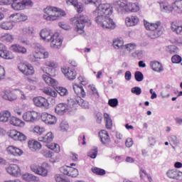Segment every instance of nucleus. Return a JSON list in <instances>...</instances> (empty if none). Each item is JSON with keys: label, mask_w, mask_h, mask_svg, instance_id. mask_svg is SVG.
Instances as JSON below:
<instances>
[{"label": "nucleus", "mask_w": 182, "mask_h": 182, "mask_svg": "<svg viewBox=\"0 0 182 182\" xmlns=\"http://www.w3.org/2000/svg\"><path fill=\"white\" fill-rule=\"evenodd\" d=\"M10 137L14 140H18L19 141H25L27 139L26 135L16 130H13L10 132Z\"/></svg>", "instance_id": "obj_19"}, {"label": "nucleus", "mask_w": 182, "mask_h": 182, "mask_svg": "<svg viewBox=\"0 0 182 182\" xmlns=\"http://www.w3.org/2000/svg\"><path fill=\"white\" fill-rule=\"evenodd\" d=\"M171 60L173 63H181L182 58L181 56L175 55L171 58Z\"/></svg>", "instance_id": "obj_58"}, {"label": "nucleus", "mask_w": 182, "mask_h": 182, "mask_svg": "<svg viewBox=\"0 0 182 182\" xmlns=\"http://www.w3.org/2000/svg\"><path fill=\"white\" fill-rule=\"evenodd\" d=\"M116 9L120 14H124L126 12V4L122 1H117L115 4Z\"/></svg>", "instance_id": "obj_39"}, {"label": "nucleus", "mask_w": 182, "mask_h": 182, "mask_svg": "<svg viewBox=\"0 0 182 182\" xmlns=\"http://www.w3.org/2000/svg\"><path fill=\"white\" fill-rule=\"evenodd\" d=\"M99 136L100 138L101 142L105 145L107 146L110 143V136L109 133L106 130H101L99 132Z\"/></svg>", "instance_id": "obj_21"}, {"label": "nucleus", "mask_w": 182, "mask_h": 182, "mask_svg": "<svg viewBox=\"0 0 182 182\" xmlns=\"http://www.w3.org/2000/svg\"><path fill=\"white\" fill-rule=\"evenodd\" d=\"M1 29H4L5 31H11V29L14 28L15 26V23L11 21H4L0 25Z\"/></svg>", "instance_id": "obj_36"}, {"label": "nucleus", "mask_w": 182, "mask_h": 182, "mask_svg": "<svg viewBox=\"0 0 182 182\" xmlns=\"http://www.w3.org/2000/svg\"><path fill=\"white\" fill-rule=\"evenodd\" d=\"M41 70L46 73V75H43V79L48 86H53L55 87L58 85V81L55 79L49 77V76H55V69L54 68H41Z\"/></svg>", "instance_id": "obj_7"}, {"label": "nucleus", "mask_w": 182, "mask_h": 182, "mask_svg": "<svg viewBox=\"0 0 182 182\" xmlns=\"http://www.w3.org/2000/svg\"><path fill=\"white\" fill-rule=\"evenodd\" d=\"M73 90L75 93L77 95V97H85L86 96V92H85V90H83L82 86H79L78 85H73Z\"/></svg>", "instance_id": "obj_29"}, {"label": "nucleus", "mask_w": 182, "mask_h": 182, "mask_svg": "<svg viewBox=\"0 0 182 182\" xmlns=\"http://www.w3.org/2000/svg\"><path fill=\"white\" fill-rule=\"evenodd\" d=\"M33 46L35 49V51L33 53L35 59H48V58H49V53L45 51V50L42 48L41 44L34 43Z\"/></svg>", "instance_id": "obj_8"}, {"label": "nucleus", "mask_w": 182, "mask_h": 182, "mask_svg": "<svg viewBox=\"0 0 182 182\" xmlns=\"http://www.w3.org/2000/svg\"><path fill=\"white\" fill-rule=\"evenodd\" d=\"M33 103L37 107H44L45 109H48V107H49V102H48V100L43 97H34Z\"/></svg>", "instance_id": "obj_14"}, {"label": "nucleus", "mask_w": 182, "mask_h": 182, "mask_svg": "<svg viewBox=\"0 0 182 182\" xmlns=\"http://www.w3.org/2000/svg\"><path fill=\"white\" fill-rule=\"evenodd\" d=\"M125 80H132V72L127 71L124 75Z\"/></svg>", "instance_id": "obj_64"}, {"label": "nucleus", "mask_w": 182, "mask_h": 182, "mask_svg": "<svg viewBox=\"0 0 182 182\" xmlns=\"http://www.w3.org/2000/svg\"><path fill=\"white\" fill-rule=\"evenodd\" d=\"M9 18L13 23H16V22H19V14H13L10 16Z\"/></svg>", "instance_id": "obj_53"}, {"label": "nucleus", "mask_w": 182, "mask_h": 182, "mask_svg": "<svg viewBox=\"0 0 182 182\" xmlns=\"http://www.w3.org/2000/svg\"><path fill=\"white\" fill-rule=\"evenodd\" d=\"M38 140L43 143H50V141H53V134L52 132H48L45 135V136L38 138Z\"/></svg>", "instance_id": "obj_37"}, {"label": "nucleus", "mask_w": 182, "mask_h": 182, "mask_svg": "<svg viewBox=\"0 0 182 182\" xmlns=\"http://www.w3.org/2000/svg\"><path fill=\"white\" fill-rule=\"evenodd\" d=\"M95 119L97 123L100 124V123H102V119H103V114L100 112H97L95 115Z\"/></svg>", "instance_id": "obj_59"}, {"label": "nucleus", "mask_w": 182, "mask_h": 182, "mask_svg": "<svg viewBox=\"0 0 182 182\" xmlns=\"http://www.w3.org/2000/svg\"><path fill=\"white\" fill-rule=\"evenodd\" d=\"M43 18L46 21H56L60 16H65V11H61L60 9H58L53 6H47L44 9Z\"/></svg>", "instance_id": "obj_4"}, {"label": "nucleus", "mask_w": 182, "mask_h": 182, "mask_svg": "<svg viewBox=\"0 0 182 182\" xmlns=\"http://www.w3.org/2000/svg\"><path fill=\"white\" fill-rule=\"evenodd\" d=\"M46 66L48 67H41V68H48L49 69H55L54 68H58V64L54 61H46L45 63Z\"/></svg>", "instance_id": "obj_50"}, {"label": "nucleus", "mask_w": 182, "mask_h": 182, "mask_svg": "<svg viewBox=\"0 0 182 182\" xmlns=\"http://www.w3.org/2000/svg\"><path fill=\"white\" fill-rule=\"evenodd\" d=\"M62 72L65 75V77L68 79V80H75L76 79V71L72 68H62Z\"/></svg>", "instance_id": "obj_18"}, {"label": "nucleus", "mask_w": 182, "mask_h": 182, "mask_svg": "<svg viewBox=\"0 0 182 182\" xmlns=\"http://www.w3.org/2000/svg\"><path fill=\"white\" fill-rule=\"evenodd\" d=\"M134 77L136 82H143V79H144V75H143L142 72L136 71L134 73Z\"/></svg>", "instance_id": "obj_47"}, {"label": "nucleus", "mask_w": 182, "mask_h": 182, "mask_svg": "<svg viewBox=\"0 0 182 182\" xmlns=\"http://www.w3.org/2000/svg\"><path fill=\"white\" fill-rule=\"evenodd\" d=\"M33 3L31 0H16L11 4V8L15 11H22L26 6H33Z\"/></svg>", "instance_id": "obj_9"}, {"label": "nucleus", "mask_w": 182, "mask_h": 182, "mask_svg": "<svg viewBox=\"0 0 182 182\" xmlns=\"http://www.w3.org/2000/svg\"><path fill=\"white\" fill-rule=\"evenodd\" d=\"M92 173L97 174V176H105L106 174V171L105 169H102L100 168H92Z\"/></svg>", "instance_id": "obj_46"}, {"label": "nucleus", "mask_w": 182, "mask_h": 182, "mask_svg": "<svg viewBox=\"0 0 182 182\" xmlns=\"http://www.w3.org/2000/svg\"><path fill=\"white\" fill-rule=\"evenodd\" d=\"M4 41H6V42H13L14 41V36L11 34H7L4 36Z\"/></svg>", "instance_id": "obj_60"}, {"label": "nucleus", "mask_w": 182, "mask_h": 182, "mask_svg": "<svg viewBox=\"0 0 182 182\" xmlns=\"http://www.w3.org/2000/svg\"><path fill=\"white\" fill-rule=\"evenodd\" d=\"M41 153L43 157H46V159H52L53 157V151L49 150V149H42L41 151Z\"/></svg>", "instance_id": "obj_42"}, {"label": "nucleus", "mask_w": 182, "mask_h": 182, "mask_svg": "<svg viewBox=\"0 0 182 182\" xmlns=\"http://www.w3.org/2000/svg\"><path fill=\"white\" fill-rule=\"evenodd\" d=\"M33 132L34 133H37V134H43V132H45V128H41L39 126H36L33 128Z\"/></svg>", "instance_id": "obj_55"}, {"label": "nucleus", "mask_w": 182, "mask_h": 182, "mask_svg": "<svg viewBox=\"0 0 182 182\" xmlns=\"http://www.w3.org/2000/svg\"><path fill=\"white\" fill-rule=\"evenodd\" d=\"M125 144L127 147H132L133 146V139L132 138L127 139Z\"/></svg>", "instance_id": "obj_63"}, {"label": "nucleus", "mask_w": 182, "mask_h": 182, "mask_svg": "<svg viewBox=\"0 0 182 182\" xmlns=\"http://www.w3.org/2000/svg\"><path fill=\"white\" fill-rule=\"evenodd\" d=\"M169 178L173 180H177L178 181H181L182 180V172L177 169H171L166 173Z\"/></svg>", "instance_id": "obj_15"}, {"label": "nucleus", "mask_w": 182, "mask_h": 182, "mask_svg": "<svg viewBox=\"0 0 182 182\" xmlns=\"http://www.w3.org/2000/svg\"><path fill=\"white\" fill-rule=\"evenodd\" d=\"M22 178L25 180V181H35L36 176L31 173H25L23 175Z\"/></svg>", "instance_id": "obj_44"}, {"label": "nucleus", "mask_w": 182, "mask_h": 182, "mask_svg": "<svg viewBox=\"0 0 182 182\" xmlns=\"http://www.w3.org/2000/svg\"><path fill=\"white\" fill-rule=\"evenodd\" d=\"M46 147L50 149V150H53V151H55V153H59L60 151V146H59V144H46Z\"/></svg>", "instance_id": "obj_43"}, {"label": "nucleus", "mask_w": 182, "mask_h": 182, "mask_svg": "<svg viewBox=\"0 0 182 182\" xmlns=\"http://www.w3.org/2000/svg\"><path fill=\"white\" fill-rule=\"evenodd\" d=\"M125 23L128 26H134L139 23V17L136 16L127 17L125 19Z\"/></svg>", "instance_id": "obj_28"}, {"label": "nucleus", "mask_w": 182, "mask_h": 182, "mask_svg": "<svg viewBox=\"0 0 182 182\" xmlns=\"http://www.w3.org/2000/svg\"><path fill=\"white\" fill-rule=\"evenodd\" d=\"M173 9L176 14H182V0H176L173 3Z\"/></svg>", "instance_id": "obj_35"}, {"label": "nucleus", "mask_w": 182, "mask_h": 182, "mask_svg": "<svg viewBox=\"0 0 182 182\" xmlns=\"http://www.w3.org/2000/svg\"><path fill=\"white\" fill-rule=\"evenodd\" d=\"M40 36L43 41H47L48 42L51 41L50 46L53 49H60L62 46V38L59 37V33L51 35L50 31L43 29L40 33Z\"/></svg>", "instance_id": "obj_3"}, {"label": "nucleus", "mask_w": 182, "mask_h": 182, "mask_svg": "<svg viewBox=\"0 0 182 182\" xmlns=\"http://www.w3.org/2000/svg\"><path fill=\"white\" fill-rule=\"evenodd\" d=\"M6 151L9 154H11V156H14L15 157H19V156L23 154V151H22V149L14 146H9Z\"/></svg>", "instance_id": "obj_20"}, {"label": "nucleus", "mask_w": 182, "mask_h": 182, "mask_svg": "<svg viewBox=\"0 0 182 182\" xmlns=\"http://www.w3.org/2000/svg\"><path fill=\"white\" fill-rule=\"evenodd\" d=\"M0 46L2 48V49L0 50V58H3V59H12L14 58L11 55L9 52L5 49L4 44H0Z\"/></svg>", "instance_id": "obj_34"}, {"label": "nucleus", "mask_w": 182, "mask_h": 182, "mask_svg": "<svg viewBox=\"0 0 182 182\" xmlns=\"http://www.w3.org/2000/svg\"><path fill=\"white\" fill-rule=\"evenodd\" d=\"M144 24L146 31H151L149 33V36L151 39H157V38H160L163 35V31L159 30V26L161 25L160 21H157L156 23H151L144 21Z\"/></svg>", "instance_id": "obj_6"}, {"label": "nucleus", "mask_w": 182, "mask_h": 182, "mask_svg": "<svg viewBox=\"0 0 182 182\" xmlns=\"http://www.w3.org/2000/svg\"><path fill=\"white\" fill-rule=\"evenodd\" d=\"M6 170L10 176L14 177H18L21 174V168L16 164H11Z\"/></svg>", "instance_id": "obj_16"}, {"label": "nucleus", "mask_w": 182, "mask_h": 182, "mask_svg": "<svg viewBox=\"0 0 182 182\" xmlns=\"http://www.w3.org/2000/svg\"><path fill=\"white\" fill-rule=\"evenodd\" d=\"M66 112H69L66 103H60L55 107V113L58 114H65Z\"/></svg>", "instance_id": "obj_26"}, {"label": "nucleus", "mask_w": 182, "mask_h": 182, "mask_svg": "<svg viewBox=\"0 0 182 182\" xmlns=\"http://www.w3.org/2000/svg\"><path fill=\"white\" fill-rule=\"evenodd\" d=\"M141 55H142V53L140 50H136L132 53V56L135 59H139L141 56Z\"/></svg>", "instance_id": "obj_61"}, {"label": "nucleus", "mask_w": 182, "mask_h": 182, "mask_svg": "<svg viewBox=\"0 0 182 182\" xmlns=\"http://www.w3.org/2000/svg\"><path fill=\"white\" fill-rule=\"evenodd\" d=\"M67 108L69 112H72V110H76V106H77V97L75 98H70L68 100L67 102Z\"/></svg>", "instance_id": "obj_24"}, {"label": "nucleus", "mask_w": 182, "mask_h": 182, "mask_svg": "<svg viewBox=\"0 0 182 182\" xmlns=\"http://www.w3.org/2000/svg\"><path fill=\"white\" fill-rule=\"evenodd\" d=\"M171 30L177 35H182V23L178 24L176 22L172 21L171 23Z\"/></svg>", "instance_id": "obj_25"}, {"label": "nucleus", "mask_w": 182, "mask_h": 182, "mask_svg": "<svg viewBox=\"0 0 182 182\" xmlns=\"http://www.w3.org/2000/svg\"><path fill=\"white\" fill-rule=\"evenodd\" d=\"M97 147L95 146L93 147L89 152H88V157H90L91 159H96L97 157Z\"/></svg>", "instance_id": "obj_45"}, {"label": "nucleus", "mask_w": 182, "mask_h": 182, "mask_svg": "<svg viewBox=\"0 0 182 182\" xmlns=\"http://www.w3.org/2000/svg\"><path fill=\"white\" fill-rule=\"evenodd\" d=\"M41 120L46 124H56V117L48 114V113H43L41 115Z\"/></svg>", "instance_id": "obj_17"}, {"label": "nucleus", "mask_w": 182, "mask_h": 182, "mask_svg": "<svg viewBox=\"0 0 182 182\" xmlns=\"http://www.w3.org/2000/svg\"><path fill=\"white\" fill-rule=\"evenodd\" d=\"M70 22L75 27V31L80 33V35L85 33V25H87V26L92 25V21L89 19V17L82 14H78L70 18Z\"/></svg>", "instance_id": "obj_2"}, {"label": "nucleus", "mask_w": 182, "mask_h": 182, "mask_svg": "<svg viewBox=\"0 0 182 182\" xmlns=\"http://www.w3.org/2000/svg\"><path fill=\"white\" fill-rule=\"evenodd\" d=\"M28 147L32 151H39L42 149V144L39 141L35 140L28 141Z\"/></svg>", "instance_id": "obj_23"}, {"label": "nucleus", "mask_w": 182, "mask_h": 182, "mask_svg": "<svg viewBox=\"0 0 182 182\" xmlns=\"http://www.w3.org/2000/svg\"><path fill=\"white\" fill-rule=\"evenodd\" d=\"M11 120V113L8 110L0 112V122L6 123Z\"/></svg>", "instance_id": "obj_32"}, {"label": "nucleus", "mask_w": 182, "mask_h": 182, "mask_svg": "<svg viewBox=\"0 0 182 182\" xmlns=\"http://www.w3.org/2000/svg\"><path fill=\"white\" fill-rule=\"evenodd\" d=\"M54 178L56 182H69V180L64 178L63 176L60 174H55Z\"/></svg>", "instance_id": "obj_52"}, {"label": "nucleus", "mask_w": 182, "mask_h": 182, "mask_svg": "<svg viewBox=\"0 0 182 182\" xmlns=\"http://www.w3.org/2000/svg\"><path fill=\"white\" fill-rule=\"evenodd\" d=\"M92 14L96 16L95 22L104 29H114L116 28V23L109 16L113 14L110 5L107 4H100Z\"/></svg>", "instance_id": "obj_1"}, {"label": "nucleus", "mask_w": 182, "mask_h": 182, "mask_svg": "<svg viewBox=\"0 0 182 182\" xmlns=\"http://www.w3.org/2000/svg\"><path fill=\"white\" fill-rule=\"evenodd\" d=\"M104 117L105 119L106 128L108 129L109 130H110V129H112V127L113 126L112 119L110 118V117L109 116V114H107V113L104 114Z\"/></svg>", "instance_id": "obj_40"}, {"label": "nucleus", "mask_w": 182, "mask_h": 182, "mask_svg": "<svg viewBox=\"0 0 182 182\" xmlns=\"http://www.w3.org/2000/svg\"><path fill=\"white\" fill-rule=\"evenodd\" d=\"M43 92L46 95H48V96H51V97H56L58 93H59L60 96H68V95H69L68 90L62 87L58 88L56 91L53 90L50 88H46Z\"/></svg>", "instance_id": "obj_10"}, {"label": "nucleus", "mask_w": 182, "mask_h": 182, "mask_svg": "<svg viewBox=\"0 0 182 182\" xmlns=\"http://www.w3.org/2000/svg\"><path fill=\"white\" fill-rule=\"evenodd\" d=\"M77 102L82 109H89V102L85 101V100L82 99L80 97H77Z\"/></svg>", "instance_id": "obj_41"}, {"label": "nucleus", "mask_w": 182, "mask_h": 182, "mask_svg": "<svg viewBox=\"0 0 182 182\" xmlns=\"http://www.w3.org/2000/svg\"><path fill=\"white\" fill-rule=\"evenodd\" d=\"M44 166L45 165L38 166L33 164L31 166V170L36 174H38V176L46 177V176H48V169H46Z\"/></svg>", "instance_id": "obj_13"}, {"label": "nucleus", "mask_w": 182, "mask_h": 182, "mask_svg": "<svg viewBox=\"0 0 182 182\" xmlns=\"http://www.w3.org/2000/svg\"><path fill=\"white\" fill-rule=\"evenodd\" d=\"M70 171V166H64L60 168V171L65 176H69V171Z\"/></svg>", "instance_id": "obj_51"}, {"label": "nucleus", "mask_w": 182, "mask_h": 182, "mask_svg": "<svg viewBox=\"0 0 182 182\" xmlns=\"http://www.w3.org/2000/svg\"><path fill=\"white\" fill-rule=\"evenodd\" d=\"M18 70L23 75H26V76L32 75L35 73V70H33V67L31 64L21 63L18 66Z\"/></svg>", "instance_id": "obj_12"}, {"label": "nucleus", "mask_w": 182, "mask_h": 182, "mask_svg": "<svg viewBox=\"0 0 182 182\" xmlns=\"http://www.w3.org/2000/svg\"><path fill=\"white\" fill-rule=\"evenodd\" d=\"M68 5H73L77 9L78 14L83 12V6H81L77 2V0H65Z\"/></svg>", "instance_id": "obj_33"}, {"label": "nucleus", "mask_w": 182, "mask_h": 182, "mask_svg": "<svg viewBox=\"0 0 182 182\" xmlns=\"http://www.w3.org/2000/svg\"><path fill=\"white\" fill-rule=\"evenodd\" d=\"M132 93H134V95H136L137 96L141 95V88L139 87H132L131 90Z\"/></svg>", "instance_id": "obj_57"}, {"label": "nucleus", "mask_w": 182, "mask_h": 182, "mask_svg": "<svg viewBox=\"0 0 182 182\" xmlns=\"http://www.w3.org/2000/svg\"><path fill=\"white\" fill-rule=\"evenodd\" d=\"M160 6L161 12H165L166 14H170V12L174 11V9H173V4L171 6L166 3H161Z\"/></svg>", "instance_id": "obj_38"}, {"label": "nucleus", "mask_w": 182, "mask_h": 182, "mask_svg": "<svg viewBox=\"0 0 182 182\" xmlns=\"http://www.w3.org/2000/svg\"><path fill=\"white\" fill-rule=\"evenodd\" d=\"M113 46L115 49H119L120 54L122 56L127 55V53H130L132 50H134L136 49V43H130L124 45V42L122 39H116L113 41Z\"/></svg>", "instance_id": "obj_5"}, {"label": "nucleus", "mask_w": 182, "mask_h": 182, "mask_svg": "<svg viewBox=\"0 0 182 182\" xmlns=\"http://www.w3.org/2000/svg\"><path fill=\"white\" fill-rule=\"evenodd\" d=\"M139 9H140V7L139 6V4L136 3H132V12H138Z\"/></svg>", "instance_id": "obj_62"}, {"label": "nucleus", "mask_w": 182, "mask_h": 182, "mask_svg": "<svg viewBox=\"0 0 182 182\" xmlns=\"http://www.w3.org/2000/svg\"><path fill=\"white\" fill-rule=\"evenodd\" d=\"M150 66L154 72H158L159 73L164 70L163 65L159 61H151L150 63Z\"/></svg>", "instance_id": "obj_30"}, {"label": "nucleus", "mask_w": 182, "mask_h": 182, "mask_svg": "<svg viewBox=\"0 0 182 182\" xmlns=\"http://www.w3.org/2000/svg\"><path fill=\"white\" fill-rule=\"evenodd\" d=\"M10 124H13V126H17L18 127H23L25 126V122H23L21 119L16 118L15 117H11Z\"/></svg>", "instance_id": "obj_31"}, {"label": "nucleus", "mask_w": 182, "mask_h": 182, "mask_svg": "<svg viewBox=\"0 0 182 182\" xmlns=\"http://www.w3.org/2000/svg\"><path fill=\"white\" fill-rule=\"evenodd\" d=\"M10 49L13 52H15V53H21L22 55H25V54H26V52H28V50H26V48H25L19 44L12 45L10 47Z\"/></svg>", "instance_id": "obj_22"}, {"label": "nucleus", "mask_w": 182, "mask_h": 182, "mask_svg": "<svg viewBox=\"0 0 182 182\" xmlns=\"http://www.w3.org/2000/svg\"><path fill=\"white\" fill-rule=\"evenodd\" d=\"M77 176H79V171H77V168L70 167V171L68 173V177H77Z\"/></svg>", "instance_id": "obj_48"}, {"label": "nucleus", "mask_w": 182, "mask_h": 182, "mask_svg": "<svg viewBox=\"0 0 182 182\" xmlns=\"http://www.w3.org/2000/svg\"><path fill=\"white\" fill-rule=\"evenodd\" d=\"M38 117H39V112L36 111H28L23 115V119L28 123L38 122Z\"/></svg>", "instance_id": "obj_11"}, {"label": "nucleus", "mask_w": 182, "mask_h": 182, "mask_svg": "<svg viewBox=\"0 0 182 182\" xmlns=\"http://www.w3.org/2000/svg\"><path fill=\"white\" fill-rule=\"evenodd\" d=\"M60 127L63 132H66L69 129V124L66 121H63L60 124Z\"/></svg>", "instance_id": "obj_54"}, {"label": "nucleus", "mask_w": 182, "mask_h": 182, "mask_svg": "<svg viewBox=\"0 0 182 182\" xmlns=\"http://www.w3.org/2000/svg\"><path fill=\"white\" fill-rule=\"evenodd\" d=\"M108 105L111 107H117L119 105V100H117V98L110 99L108 101Z\"/></svg>", "instance_id": "obj_49"}, {"label": "nucleus", "mask_w": 182, "mask_h": 182, "mask_svg": "<svg viewBox=\"0 0 182 182\" xmlns=\"http://www.w3.org/2000/svg\"><path fill=\"white\" fill-rule=\"evenodd\" d=\"M23 33H24V35H32L33 33V28L27 27L23 28Z\"/></svg>", "instance_id": "obj_56"}, {"label": "nucleus", "mask_w": 182, "mask_h": 182, "mask_svg": "<svg viewBox=\"0 0 182 182\" xmlns=\"http://www.w3.org/2000/svg\"><path fill=\"white\" fill-rule=\"evenodd\" d=\"M2 97L5 100H9V102H14V100H16L17 99L16 95L14 94L11 90H6Z\"/></svg>", "instance_id": "obj_27"}]
</instances>
